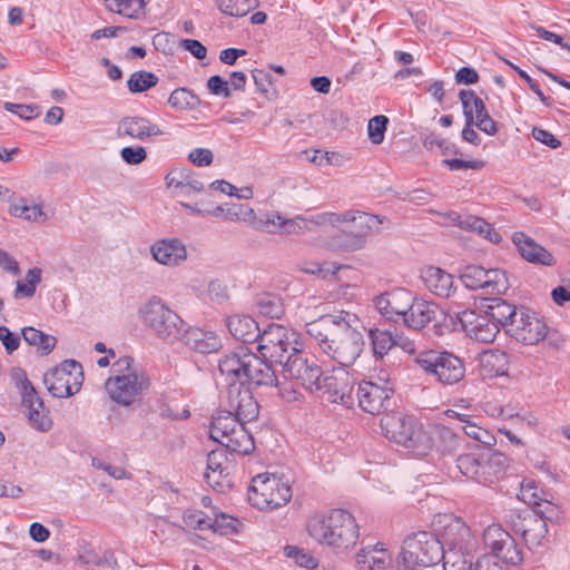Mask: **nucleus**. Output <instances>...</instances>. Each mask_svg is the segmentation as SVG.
<instances>
[{
    "label": "nucleus",
    "mask_w": 570,
    "mask_h": 570,
    "mask_svg": "<svg viewBox=\"0 0 570 570\" xmlns=\"http://www.w3.org/2000/svg\"><path fill=\"white\" fill-rule=\"evenodd\" d=\"M284 551L285 556L294 559L295 563L299 567L312 570L318 566L317 559L302 548L296 546H286Z\"/></svg>",
    "instance_id": "55"
},
{
    "label": "nucleus",
    "mask_w": 570,
    "mask_h": 570,
    "mask_svg": "<svg viewBox=\"0 0 570 570\" xmlns=\"http://www.w3.org/2000/svg\"><path fill=\"white\" fill-rule=\"evenodd\" d=\"M484 312L495 322L499 328H502L507 334V328L513 323L521 306H517L501 297L488 298Z\"/></svg>",
    "instance_id": "35"
},
{
    "label": "nucleus",
    "mask_w": 570,
    "mask_h": 570,
    "mask_svg": "<svg viewBox=\"0 0 570 570\" xmlns=\"http://www.w3.org/2000/svg\"><path fill=\"white\" fill-rule=\"evenodd\" d=\"M396 327L389 324L387 327H374L368 331L373 355L376 361L383 360L393 346L397 344Z\"/></svg>",
    "instance_id": "38"
},
{
    "label": "nucleus",
    "mask_w": 570,
    "mask_h": 570,
    "mask_svg": "<svg viewBox=\"0 0 570 570\" xmlns=\"http://www.w3.org/2000/svg\"><path fill=\"white\" fill-rule=\"evenodd\" d=\"M387 125L389 118L384 115H377L370 119L367 134L372 144L380 145L383 142Z\"/></svg>",
    "instance_id": "56"
},
{
    "label": "nucleus",
    "mask_w": 570,
    "mask_h": 570,
    "mask_svg": "<svg viewBox=\"0 0 570 570\" xmlns=\"http://www.w3.org/2000/svg\"><path fill=\"white\" fill-rule=\"evenodd\" d=\"M360 318L350 312L323 315L306 324V333L318 348L331 360L351 366L364 350V337L357 330Z\"/></svg>",
    "instance_id": "1"
},
{
    "label": "nucleus",
    "mask_w": 570,
    "mask_h": 570,
    "mask_svg": "<svg viewBox=\"0 0 570 570\" xmlns=\"http://www.w3.org/2000/svg\"><path fill=\"white\" fill-rule=\"evenodd\" d=\"M254 83L257 91L267 100H275L278 97V90L274 83L272 75L264 69H254L252 71Z\"/></svg>",
    "instance_id": "47"
},
{
    "label": "nucleus",
    "mask_w": 570,
    "mask_h": 570,
    "mask_svg": "<svg viewBox=\"0 0 570 570\" xmlns=\"http://www.w3.org/2000/svg\"><path fill=\"white\" fill-rule=\"evenodd\" d=\"M139 315L144 325L164 341L174 343L183 335L185 322L158 296L145 303L139 308Z\"/></svg>",
    "instance_id": "7"
},
{
    "label": "nucleus",
    "mask_w": 570,
    "mask_h": 570,
    "mask_svg": "<svg viewBox=\"0 0 570 570\" xmlns=\"http://www.w3.org/2000/svg\"><path fill=\"white\" fill-rule=\"evenodd\" d=\"M183 521L193 530H207L210 525V518L200 510H186L183 514Z\"/></svg>",
    "instance_id": "59"
},
{
    "label": "nucleus",
    "mask_w": 570,
    "mask_h": 570,
    "mask_svg": "<svg viewBox=\"0 0 570 570\" xmlns=\"http://www.w3.org/2000/svg\"><path fill=\"white\" fill-rule=\"evenodd\" d=\"M206 85L212 95L223 96L224 98H229L232 96L228 81L219 75L209 77Z\"/></svg>",
    "instance_id": "63"
},
{
    "label": "nucleus",
    "mask_w": 570,
    "mask_h": 570,
    "mask_svg": "<svg viewBox=\"0 0 570 570\" xmlns=\"http://www.w3.org/2000/svg\"><path fill=\"white\" fill-rule=\"evenodd\" d=\"M258 313L269 318H279L284 314V307L279 297L265 293L256 301Z\"/></svg>",
    "instance_id": "50"
},
{
    "label": "nucleus",
    "mask_w": 570,
    "mask_h": 570,
    "mask_svg": "<svg viewBox=\"0 0 570 570\" xmlns=\"http://www.w3.org/2000/svg\"><path fill=\"white\" fill-rule=\"evenodd\" d=\"M235 468V456L228 450L217 448L207 454V471L204 478L215 491L226 493L234 487Z\"/></svg>",
    "instance_id": "12"
},
{
    "label": "nucleus",
    "mask_w": 570,
    "mask_h": 570,
    "mask_svg": "<svg viewBox=\"0 0 570 570\" xmlns=\"http://www.w3.org/2000/svg\"><path fill=\"white\" fill-rule=\"evenodd\" d=\"M255 218V212L247 204H227L225 220L250 222Z\"/></svg>",
    "instance_id": "57"
},
{
    "label": "nucleus",
    "mask_w": 570,
    "mask_h": 570,
    "mask_svg": "<svg viewBox=\"0 0 570 570\" xmlns=\"http://www.w3.org/2000/svg\"><path fill=\"white\" fill-rule=\"evenodd\" d=\"M122 160L128 165H139L147 158V150L142 146L124 147L120 150Z\"/></svg>",
    "instance_id": "64"
},
{
    "label": "nucleus",
    "mask_w": 570,
    "mask_h": 570,
    "mask_svg": "<svg viewBox=\"0 0 570 570\" xmlns=\"http://www.w3.org/2000/svg\"><path fill=\"white\" fill-rule=\"evenodd\" d=\"M226 410L244 423L254 421L259 414V404L250 387L244 383L230 382L226 391Z\"/></svg>",
    "instance_id": "19"
},
{
    "label": "nucleus",
    "mask_w": 570,
    "mask_h": 570,
    "mask_svg": "<svg viewBox=\"0 0 570 570\" xmlns=\"http://www.w3.org/2000/svg\"><path fill=\"white\" fill-rule=\"evenodd\" d=\"M292 499V487L275 474H257L248 488V502L261 511H273Z\"/></svg>",
    "instance_id": "6"
},
{
    "label": "nucleus",
    "mask_w": 570,
    "mask_h": 570,
    "mask_svg": "<svg viewBox=\"0 0 570 570\" xmlns=\"http://www.w3.org/2000/svg\"><path fill=\"white\" fill-rule=\"evenodd\" d=\"M150 386V380L145 374L129 372L117 374L106 381V390L112 401L124 406H129L141 401L145 390Z\"/></svg>",
    "instance_id": "11"
},
{
    "label": "nucleus",
    "mask_w": 570,
    "mask_h": 570,
    "mask_svg": "<svg viewBox=\"0 0 570 570\" xmlns=\"http://www.w3.org/2000/svg\"><path fill=\"white\" fill-rule=\"evenodd\" d=\"M247 372L244 380V384L254 386H277L278 377L276 375L275 362H269L267 358L262 356L259 353H253L247 360Z\"/></svg>",
    "instance_id": "25"
},
{
    "label": "nucleus",
    "mask_w": 570,
    "mask_h": 570,
    "mask_svg": "<svg viewBox=\"0 0 570 570\" xmlns=\"http://www.w3.org/2000/svg\"><path fill=\"white\" fill-rule=\"evenodd\" d=\"M229 333L244 344L257 342L261 330L257 322L249 315H232L226 320Z\"/></svg>",
    "instance_id": "34"
},
{
    "label": "nucleus",
    "mask_w": 570,
    "mask_h": 570,
    "mask_svg": "<svg viewBox=\"0 0 570 570\" xmlns=\"http://www.w3.org/2000/svg\"><path fill=\"white\" fill-rule=\"evenodd\" d=\"M30 425L40 432H48L52 428V420L47 410L37 407L28 413Z\"/></svg>",
    "instance_id": "58"
},
{
    "label": "nucleus",
    "mask_w": 570,
    "mask_h": 570,
    "mask_svg": "<svg viewBox=\"0 0 570 570\" xmlns=\"http://www.w3.org/2000/svg\"><path fill=\"white\" fill-rule=\"evenodd\" d=\"M463 321V309L455 311L453 314H448L442 311V315L439 317V322H435L433 325L434 333L438 336H443L444 334L455 332L461 330L465 333V326L462 324Z\"/></svg>",
    "instance_id": "43"
},
{
    "label": "nucleus",
    "mask_w": 570,
    "mask_h": 570,
    "mask_svg": "<svg viewBox=\"0 0 570 570\" xmlns=\"http://www.w3.org/2000/svg\"><path fill=\"white\" fill-rule=\"evenodd\" d=\"M153 257L160 264L175 266L186 259L187 250L178 238L159 239L150 248Z\"/></svg>",
    "instance_id": "33"
},
{
    "label": "nucleus",
    "mask_w": 570,
    "mask_h": 570,
    "mask_svg": "<svg viewBox=\"0 0 570 570\" xmlns=\"http://www.w3.org/2000/svg\"><path fill=\"white\" fill-rule=\"evenodd\" d=\"M483 541L494 557L507 564L520 566L524 560L523 550L508 531L500 525L488 527L483 532Z\"/></svg>",
    "instance_id": "17"
},
{
    "label": "nucleus",
    "mask_w": 570,
    "mask_h": 570,
    "mask_svg": "<svg viewBox=\"0 0 570 570\" xmlns=\"http://www.w3.org/2000/svg\"><path fill=\"white\" fill-rule=\"evenodd\" d=\"M245 424L242 420H238L229 411L222 410L213 415L209 425V438L220 444L222 440H226L239 426Z\"/></svg>",
    "instance_id": "39"
},
{
    "label": "nucleus",
    "mask_w": 570,
    "mask_h": 570,
    "mask_svg": "<svg viewBox=\"0 0 570 570\" xmlns=\"http://www.w3.org/2000/svg\"><path fill=\"white\" fill-rule=\"evenodd\" d=\"M510 458L504 453L481 444H466L458 455L455 466L470 481L492 487L505 479Z\"/></svg>",
    "instance_id": "3"
},
{
    "label": "nucleus",
    "mask_w": 570,
    "mask_h": 570,
    "mask_svg": "<svg viewBox=\"0 0 570 570\" xmlns=\"http://www.w3.org/2000/svg\"><path fill=\"white\" fill-rule=\"evenodd\" d=\"M21 335L27 344L37 348V353L40 356L49 355L57 344V338L55 336L32 326L23 327L21 330Z\"/></svg>",
    "instance_id": "41"
},
{
    "label": "nucleus",
    "mask_w": 570,
    "mask_h": 570,
    "mask_svg": "<svg viewBox=\"0 0 570 570\" xmlns=\"http://www.w3.org/2000/svg\"><path fill=\"white\" fill-rule=\"evenodd\" d=\"M416 417L402 412H394L392 409L383 414L380 426L384 436L396 444H401L406 434L415 423Z\"/></svg>",
    "instance_id": "28"
},
{
    "label": "nucleus",
    "mask_w": 570,
    "mask_h": 570,
    "mask_svg": "<svg viewBox=\"0 0 570 570\" xmlns=\"http://www.w3.org/2000/svg\"><path fill=\"white\" fill-rule=\"evenodd\" d=\"M252 351L246 346H239L235 351L226 353L218 362V368L222 375L230 379L232 382L244 383L248 357Z\"/></svg>",
    "instance_id": "27"
},
{
    "label": "nucleus",
    "mask_w": 570,
    "mask_h": 570,
    "mask_svg": "<svg viewBox=\"0 0 570 570\" xmlns=\"http://www.w3.org/2000/svg\"><path fill=\"white\" fill-rule=\"evenodd\" d=\"M259 6V0H219L218 9L230 17H244Z\"/></svg>",
    "instance_id": "48"
},
{
    "label": "nucleus",
    "mask_w": 570,
    "mask_h": 570,
    "mask_svg": "<svg viewBox=\"0 0 570 570\" xmlns=\"http://www.w3.org/2000/svg\"><path fill=\"white\" fill-rule=\"evenodd\" d=\"M20 371L21 379V396H22V405L28 407V410H33L37 407L43 409V401L38 395L35 386L27 377V374L23 370Z\"/></svg>",
    "instance_id": "54"
},
{
    "label": "nucleus",
    "mask_w": 570,
    "mask_h": 570,
    "mask_svg": "<svg viewBox=\"0 0 570 570\" xmlns=\"http://www.w3.org/2000/svg\"><path fill=\"white\" fill-rule=\"evenodd\" d=\"M282 367L284 372H287L293 380L311 393L318 391L325 374L315 356H308L302 350H298L295 356H288Z\"/></svg>",
    "instance_id": "15"
},
{
    "label": "nucleus",
    "mask_w": 570,
    "mask_h": 570,
    "mask_svg": "<svg viewBox=\"0 0 570 570\" xmlns=\"http://www.w3.org/2000/svg\"><path fill=\"white\" fill-rule=\"evenodd\" d=\"M9 214L29 222H37L45 216L40 205H28L24 198H19L18 202L11 203Z\"/></svg>",
    "instance_id": "49"
},
{
    "label": "nucleus",
    "mask_w": 570,
    "mask_h": 570,
    "mask_svg": "<svg viewBox=\"0 0 570 570\" xmlns=\"http://www.w3.org/2000/svg\"><path fill=\"white\" fill-rule=\"evenodd\" d=\"M445 560L443 543L430 531H419L406 535L397 557L399 564L434 567Z\"/></svg>",
    "instance_id": "5"
},
{
    "label": "nucleus",
    "mask_w": 570,
    "mask_h": 570,
    "mask_svg": "<svg viewBox=\"0 0 570 570\" xmlns=\"http://www.w3.org/2000/svg\"><path fill=\"white\" fill-rule=\"evenodd\" d=\"M180 338L195 352L209 354L220 348V341L213 332H206L200 328L185 330Z\"/></svg>",
    "instance_id": "37"
},
{
    "label": "nucleus",
    "mask_w": 570,
    "mask_h": 570,
    "mask_svg": "<svg viewBox=\"0 0 570 570\" xmlns=\"http://www.w3.org/2000/svg\"><path fill=\"white\" fill-rule=\"evenodd\" d=\"M308 220L296 216L295 218L286 219L279 214L266 215V218H259L255 222V227L259 230L267 233H276L281 230L283 234H299L307 229Z\"/></svg>",
    "instance_id": "32"
},
{
    "label": "nucleus",
    "mask_w": 570,
    "mask_h": 570,
    "mask_svg": "<svg viewBox=\"0 0 570 570\" xmlns=\"http://www.w3.org/2000/svg\"><path fill=\"white\" fill-rule=\"evenodd\" d=\"M305 528L313 540L327 547L335 554H343L353 549L360 537L354 515L345 509L314 513L308 517Z\"/></svg>",
    "instance_id": "2"
},
{
    "label": "nucleus",
    "mask_w": 570,
    "mask_h": 570,
    "mask_svg": "<svg viewBox=\"0 0 570 570\" xmlns=\"http://www.w3.org/2000/svg\"><path fill=\"white\" fill-rule=\"evenodd\" d=\"M416 367L434 384L454 386L465 377V362L448 350H424L414 358Z\"/></svg>",
    "instance_id": "4"
},
{
    "label": "nucleus",
    "mask_w": 570,
    "mask_h": 570,
    "mask_svg": "<svg viewBox=\"0 0 570 570\" xmlns=\"http://www.w3.org/2000/svg\"><path fill=\"white\" fill-rule=\"evenodd\" d=\"M444 570H474L472 558H468L463 553H453L449 559L443 561Z\"/></svg>",
    "instance_id": "62"
},
{
    "label": "nucleus",
    "mask_w": 570,
    "mask_h": 570,
    "mask_svg": "<svg viewBox=\"0 0 570 570\" xmlns=\"http://www.w3.org/2000/svg\"><path fill=\"white\" fill-rule=\"evenodd\" d=\"M117 134L119 137L128 136L134 139L146 140L151 136L163 135V131L156 124L145 117L127 116L119 121Z\"/></svg>",
    "instance_id": "31"
},
{
    "label": "nucleus",
    "mask_w": 570,
    "mask_h": 570,
    "mask_svg": "<svg viewBox=\"0 0 570 570\" xmlns=\"http://www.w3.org/2000/svg\"><path fill=\"white\" fill-rule=\"evenodd\" d=\"M240 527L242 523L237 518L226 513H219L216 514L213 521L210 520L209 529L220 535H229L238 533Z\"/></svg>",
    "instance_id": "53"
},
{
    "label": "nucleus",
    "mask_w": 570,
    "mask_h": 570,
    "mask_svg": "<svg viewBox=\"0 0 570 570\" xmlns=\"http://www.w3.org/2000/svg\"><path fill=\"white\" fill-rule=\"evenodd\" d=\"M507 335L523 345H535L548 335V325L543 316L521 305L518 316L507 328Z\"/></svg>",
    "instance_id": "10"
},
{
    "label": "nucleus",
    "mask_w": 570,
    "mask_h": 570,
    "mask_svg": "<svg viewBox=\"0 0 570 570\" xmlns=\"http://www.w3.org/2000/svg\"><path fill=\"white\" fill-rule=\"evenodd\" d=\"M158 81L159 78L154 72L139 70L130 75L127 86L131 94H141L155 87Z\"/></svg>",
    "instance_id": "46"
},
{
    "label": "nucleus",
    "mask_w": 570,
    "mask_h": 570,
    "mask_svg": "<svg viewBox=\"0 0 570 570\" xmlns=\"http://www.w3.org/2000/svg\"><path fill=\"white\" fill-rule=\"evenodd\" d=\"M42 271L39 267L30 268L27 272V283L18 281L14 289V298L32 297L36 293L37 285L41 282Z\"/></svg>",
    "instance_id": "52"
},
{
    "label": "nucleus",
    "mask_w": 570,
    "mask_h": 570,
    "mask_svg": "<svg viewBox=\"0 0 570 570\" xmlns=\"http://www.w3.org/2000/svg\"><path fill=\"white\" fill-rule=\"evenodd\" d=\"M83 382L82 366L78 361L65 360L43 375V383L53 397H69Z\"/></svg>",
    "instance_id": "9"
},
{
    "label": "nucleus",
    "mask_w": 570,
    "mask_h": 570,
    "mask_svg": "<svg viewBox=\"0 0 570 570\" xmlns=\"http://www.w3.org/2000/svg\"><path fill=\"white\" fill-rule=\"evenodd\" d=\"M420 277L424 286L441 298L450 297L455 291L453 276L441 267L424 266L420 271Z\"/></svg>",
    "instance_id": "26"
},
{
    "label": "nucleus",
    "mask_w": 570,
    "mask_h": 570,
    "mask_svg": "<svg viewBox=\"0 0 570 570\" xmlns=\"http://www.w3.org/2000/svg\"><path fill=\"white\" fill-rule=\"evenodd\" d=\"M295 332L288 331L285 326L272 323L257 340L258 353L269 362L283 366L288 356H295L298 352Z\"/></svg>",
    "instance_id": "8"
},
{
    "label": "nucleus",
    "mask_w": 570,
    "mask_h": 570,
    "mask_svg": "<svg viewBox=\"0 0 570 570\" xmlns=\"http://www.w3.org/2000/svg\"><path fill=\"white\" fill-rule=\"evenodd\" d=\"M355 380L344 367L325 373L317 392L331 403L352 407L355 403Z\"/></svg>",
    "instance_id": "16"
},
{
    "label": "nucleus",
    "mask_w": 570,
    "mask_h": 570,
    "mask_svg": "<svg viewBox=\"0 0 570 570\" xmlns=\"http://www.w3.org/2000/svg\"><path fill=\"white\" fill-rule=\"evenodd\" d=\"M474 125L484 134L493 136L498 132V122L490 116L483 100H476Z\"/></svg>",
    "instance_id": "51"
},
{
    "label": "nucleus",
    "mask_w": 570,
    "mask_h": 570,
    "mask_svg": "<svg viewBox=\"0 0 570 570\" xmlns=\"http://www.w3.org/2000/svg\"><path fill=\"white\" fill-rule=\"evenodd\" d=\"M440 315H442V309L436 303L412 295L403 324L411 330L421 331L429 324L434 325L435 322H439Z\"/></svg>",
    "instance_id": "22"
},
{
    "label": "nucleus",
    "mask_w": 570,
    "mask_h": 570,
    "mask_svg": "<svg viewBox=\"0 0 570 570\" xmlns=\"http://www.w3.org/2000/svg\"><path fill=\"white\" fill-rule=\"evenodd\" d=\"M462 324L465 326V334L480 343H492L500 328L495 322L483 311L478 313L475 309H463Z\"/></svg>",
    "instance_id": "23"
},
{
    "label": "nucleus",
    "mask_w": 570,
    "mask_h": 570,
    "mask_svg": "<svg viewBox=\"0 0 570 570\" xmlns=\"http://www.w3.org/2000/svg\"><path fill=\"white\" fill-rule=\"evenodd\" d=\"M220 448H224L232 453V455H247L255 450V443L252 434L245 429V424L235 430L227 436L226 440L220 441Z\"/></svg>",
    "instance_id": "40"
},
{
    "label": "nucleus",
    "mask_w": 570,
    "mask_h": 570,
    "mask_svg": "<svg viewBox=\"0 0 570 570\" xmlns=\"http://www.w3.org/2000/svg\"><path fill=\"white\" fill-rule=\"evenodd\" d=\"M430 443H432V452L445 456L453 455L465 443V439L452 429L436 424L431 428Z\"/></svg>",
    "instance_id": "30"
},
{
    "label": "nucleus",
    "mask_w": 570,
    "mask_h": 570,
    "mask_svg": "<svg viewBox=\"0 0 570 570\" xmlns=\"http://www.w3.org/2000/svg\"><path fill=\"white\" fill-rule=\"evenodd\" d=\"M431 429L426 430L416 419L415 423L400 445L416 456H426L432 452Z\"/></svg>",
    "instance_id": "36"
},
{
    "label": "nucleus",
    "mask_w": 570,
    "mask_h": 570,
    "mask_svg": "<svg viewBox=\"0 0 570 570\" xmlns=\"http://www.w3.org/2000/svg\"><path fill=\"white\" fill-rule=\"evenodd\" d=\"M362 222L357 232L338 230L331 238V246L336 250L354 252L365 247L367 236L379 232L385 217L379 215H360Z\"/></svg>",
    "instance_id": "18"
},
{
    "label": "nucleus",
    "mask_w": 570,
    "mask_h": 570,
    "mask_svg": "<svg viewBox=\"0 0 570 570\" xmlns=\"http://www.w3.org/2000/svg\"><path fill=\"white\" fill-rule=\"evenodd\" d=\"M392 567V556L386 549L373 548L371 556V566H367V570H389Z\"/></svg>",
    "instance_id": "61"
},
{
    "label": "nucleus",
    "mask_w": 570,
    "mask_h": 570,
    "mask_svg": "<svg viewBox=\"0 0 570 570\" xmlns=\"http://www.w3.org/2000/svg\"><path fill=\"white\" fill-rule=\"evenodd\" d=\"M465 120H474L475 102L482 100L473 90L462 89L459 92Z\"/></svg>",
    "instance_id": "60"
},
{
    "label": "nucleus",
    "mask_w": 570,
    "mask_h": 570,
    "mask_svg": "<svg viewBox=\"0 0 570 570\" xmlns=\"http://www.w3.org/2000/svg\"><path fill=\"white\" fill-rule=\"evenodd\" d=\"M185 392L180 387L165 390L158 400L159 415L163 419L179 421L190 416L188 405L179 406V402L184 401Z\"/></svg>",
    "instance_id": "29"
},
{
    "label": "nucleus",
    "mask_w": 570,
    "mask_h": 570,
    "mask_svg": "<svg viewBox=\"0 0 570 570\" xmlns=\"http://www.w3.org/2000/svg\"><path fill=\"white\" fill-rule=\"evenodd\" d=\"M109 10L131 19H138L146 7L145 0H105Z\"/></svg>",
    "instance_id": "45"
},
{
    "label": "nucleus",
    "mask_w": 570,
    "mask_h": 570,
    "mask_svg": "<svg viewBox=\"0 0 570 570\" xmlns=\"http://www.w3.org/2000/svg\"><path fill=\"white\" fill-rule=\"evenodd\" d=\"M461 226L476 232L492 244H499L502 240L501 235L493 228L491 224H489L483 218L476 216H468L465 220L461 223Z\"/></svg>",
    "instance_id": "44"
},
{
    "label": "nucleus",
    "mask_w": 570,
    "mask_h": 570,
    "mask_svg": "<svg viewBox=\"0 0 570 570\" xmlns=\"http://www.w3.org/2000/svg\"><path fill=\"white\" fill-rule=\"evenodd\" d=\"M460 279L469 289H484L487 294L492 295L503 294L510 286L504 271L485 269L480 265H466L460 274Z\"/></svg>",
    "instance_id": "14"
},
{
    "label": "nucleus",
    "mask_w": 570,
    "mask_h": 570,
    "mask_svg": "<svg viewBox=\"0 0 570 570\" xmlns=\"http://www.w3.org/2000/svg\"><path fill=\"white\" fill-rule=\"evenodd\" d=\"M411 296V291L396 287L376 295L373 298V304L385 322L395 325L400 321L403 322L405 313L410 307Z\"/></svg>",
    "instance_id": "20"
},
{
    "label": "nucleus",
    "mask_w": 570,
    "mask_h": 570,
    "mask_svg": "<svg viewBox=\"0 0 570 570\" xmlns=\"http://www.w3.org/2000/svg\"><path fill=\"white\" fill-rule=\"evenodd\" d=\"M394 393L390 380H385L382 385L364 380L357 384L356 397L364 412L379 415L387 413L393 407Z\"/></svg>",
    "instance_id": "13"
},
{
    "label": "nucleus",
    "mask_w": 570,
    "mask_h": 570,
    "mask_svg": "<svg viewBox=\"0 0 570 570\" xmlns=\"http://www.w3.org/2000/svg\"><path fill=\"white\" fill-rule=\"evenodd\" d=\"M548 519L543 511L534 509L531 513L518 515V521L513 522V531L522 538L530 551L543 546L548 534Z\"/></svg>",
    "instance_id": "21"
},
{
    "label": "nucleus",
    "mask_w": 570,
    "mask_h": 570,
    "mask_svg": "<svg viewBox=\"0 0 570 570\" xmlns=\"http://www.w3.org/2000/svg\"><path fill=\"white\" fill-rule=\"evenodd\" d=\"M512 243L520 256L530 264L546 267H554L558 264V259L552 253L524 232L513 233Z\"/></svg>",
    "instance_id": "24"
},
{
    "label": "nucleus",
    "mask_w": 570,
    "mask_h": 570,
    "mask_svg": "<svg viewBox=\"0 0 570 570\" xmlns=\"http://www.w3.org/2000/svg\"><path fill=\"white\" fill-rule=\"evenodd\" d=\"M200 102V98L185 87L176 88L168 98L169 106L179 111L196 109Z\"/></svg>",
    "instance_id": "42"
}]
</instances>
